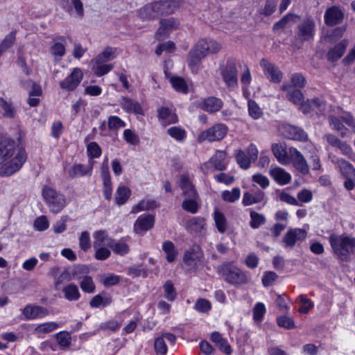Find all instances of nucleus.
<instances>
[{
    "instance_id": "nucleus-41",
    "label": "nucleus",
    "mask_w": 355,
    "mask_h": 355,
    "mask_svg": "<svg viewBox=\"0 0 355 355\" xmlns=\"http://www.w3.org/2000/svg\"><path fill=\"white\" fill-rule=\"evenodd\" d=\"M60 327V325L54 322H48L37 325L35 329V334H48Z\"/></svg>"
},
{
    "instance_id": "nucleus-34",
    "label": "nucleus",
    "mask_w": 355,
    "mask_h": 355,
    "mask_svg": "<svg viewBox=\"0 0 355 355\" xmlns=\"http://www.w3.org/2000/svg\"><path fill=\"white\" fill-rule=\"evenodd\" d=\"M0 108L3 116L6 118L13 119L16 115L17 111L12 102L2 98H0Z\"/></svg>"
},
{
    "instance_id": "nucleus-23",
    "label": "nucleus",
    "mask_w": 355,
    "mask_h": 355,
    "mask_svg": "<svg viewBox=\"0 0 355 355\" xmlns=\"http://www.w3.org/2000/svg\"><path fill=\"white\" fill-rule=\"evenodd\" d=\"M223 101L216 97L210 96L199 103V107L209 113H214L219 111L223 107Z\"/></svg>"
},
{
    "instance_id": "nucleus-29",
    "label": "nucleus",
    "mask_w": 355,
    "mask_h": 355,
    "mask_svg": "<svg viewBox=\"0 0 355 355\" xmlns=\"http://www.w3.org/2000/svg\"><path fill=\"white\" fill-rule=\"evenodd\" d=\"M156 2L145 5L139 10V15L144 19H154L157 18L159 15L158 13Z\"/></svg>"
},
{
    "instance_id": "nucleus-36",
    "label": "nucleus",
    "mask_w": 355,
    "mask_h": 355,
    "mask_svg": "<svg viewBox=\"0 0 355 355\" xmlns=\"http://www.w3.org/2000/svg\"><path fill=\"white\" fill-rule=\"evenodd\" d=\"M64 297L69 301H76L80 298L78 288L73 284H69L62 288Z\"/></svg>"
},
{
    "instance_id": "nucleus-45",
    "label": "nucleus",
    "mask_w": 355,
    "mask_h": 355,
    "mask_svg": "<svg viewBox=\"0 0 355 355\" xmlns=\"http://www.w3.org/2000/svg\"><path fill=\"white\" fill-rule=\"evenodd\" d=\"M205 225V221L203 218L193 217L188 221V228L193 232H198L201 231Z\"/></svg>"
},
{
    "instance_id": "nucleus-53",
    "label": "nucleus",
    "mask_w": 355,
    "mask_h": 355,
    "mask_svg": "<svg viewBox=\"0 0 355 355\" xmlns=\"http://www.w3.org/2000/svg\"><path fill=\"white\" fill-rule=\"evenodd\" d=\"M80 285L84 292L92 293L95 291V285L91 277H85L80 282Z\"/></svg>"
},
{
    "instance_id": "nucleus-52",
    "label": "nucleus",
    "mask_w": 355,
    "mask_h": 355,
    "mask_svg": "<svg viewBox=\"0 0 355 355\" xmlns=\"http://www.w3.org/2000/svg\"><path fill=\"white\" fill-rule=\"evenodd\" d=\"M168 134L178 141H182L186 137V132L180 127H171L167 130Z\"/></svg>"
},
{
    "instance_id": "nucleus-25",
    "label": "nucleus",
    "mask_w": 355,
    "mask_h": 355,
    "mask_svg": "<svg viewBox=\"0 0 355 355\" xmlns=\"http://www.w3.org/2000/svg\"><path fill=\"white\" fill-rule=\"evenodd\" d=\"M269 173L277 182L282 185L288 184L291 180V175L279 167H271Z\"/></svg>"
},
{
    "instance_id": "nucleus-28",
    "label": "nucleus",
    "mask_w": 355,
    "mask_h": 355,
    "mask_svg": "<svg viewBox=\"0 0 355 355\" xmlns=\"http://www.w3.org/2000/svg\"><path fill=\"white\" fill-rule=\"evenodd\" d=\"M15 141L4 135H0V155H13L15 154Z\"/></svg>"
},
{
    "instance_id": "nucleus-55",
    "label": "nucleus",
    "mask_w": 355,
    "mask_h": 355,
    "mask_svg": "<svg viewBox=\"0 0 355 355\" xmlns=\"http://www.w3.org/2000/svg\"><path fill=\"white\" fill-rule=\"evenodd\" d=\"M58 343L61 347H67L71 344V336L67 331H60L56 335Z\"/></svg>"
},
{
    "instance_id": "nucleus-11",
    "label": "nucleus",
    "mask_w": 355,
    "mask_h": 355,
    "mask_svg": "<svg viewBox=\"0 0 355 355\" xmlns=\"http://www.w3.org/2000/svg\"><path fill=\"white\" fill-rule=\"evenodd\" d=\"M315 22L311 19H306L297 26V38L301 42L309 41L313 39L314 35Z\"/></svg>"
},
{
    "instance_id": "nucleus-54",
    "label": "nucleus",
    "mask_w": 355,
    "mask_h": 355,
    "mask_svg": "<svg viewBox=\"0 0 355 355\" xmlns=\"http://www.w3.org/2000/svg\"><path fill=\"white\" fill-rule=\"evenodd\" d=\"M277 324L286 329H291L295 328V322L293 320L287 316V315H282L277 318Z\"/></svg>"
},
{
    "instance_id": "nucleus-33",
    "label": "nucleus",
    "mask_w": 355,
    "mask_h": 355,
    "mask_svg": "<svg viewBox=\"0 0 355 355\" xmlns=\"http://www.w3.org/2000/svg\"><path fill=\"white\" fill-rule=\"evenodd\" d=\"M110 248L113 250L115 254L121 256H123L128 253L129 245L126 243V240L124 238L121 239L118 241H114L112 239L110 243Z\"/></svg>"
},
{
    "instance_id": "nucleus-61",
    "label": "nucleus",
    "mask_w": 355,
    "mask_h": 355,
    "mask_svg": "<svg viewBox=\"0 0 355 355\" xmlns=\"http://www.w3.org/2000/svg\"><path fill=\"white\" fill-rule=\"evenodd\" d=\"M292 86L294 87L302 88L306 85V79L301 73H294L291 77Z\"/></svg>"
},
{
    "instance_id": "nucleus-39",
    "label": "nucleus",
    "mask_w": 355,
    "mask_h": 355,
    "mask_svg": "<svg viewBox=\"0 0 355 355\" xmlns=\"http://www.w3.org/2000/svg\"><path fill=\"white\" fill-rule=\"evenodd\" d=\"M162 249L166 254V260L168 262H173L178 254L173 243L170 241H165L162 245Z\"/></svg>"
},
{
    "instance_id": "nucleus-40",
    "label": "nucleus",
    "mask_w": 355,
    "mask_h": 355,
    "mask_svg": "<svg viewBox=\"0 0 355 355\" xmlns=\"http://www.w3.org/2000/svg\"><path fill=\"white\" fill-rule=\"evenodd\" d=\"M329 121L330 125L333 126V129L338 132L342 137H345L347 135V129L344 126L341 119L330 116Z\"/></svg>"
},
{
    "instance_id": "nucleus-62",
    "label": "nucleus",
    "mask_w": 355,
    "mask_h": 355,
    "mask_svg": "<svg viewBox=\"0 0 355 355\" xmlns=\"http://www.w3.org/2000/svg\"><path fill=\"white\" fill-rule=\"evenodd\" d=\"M79 245L81 250L84 251L87 250L90 248L89 234L87 232H82L79 238Z\"/></svg>"
},
{
    "instance_id": "nucleus-30",
    "label": "nucleus",
    "mask_w": 355,
    "mask_h": 355,
    "mask_svg": "<svg viewBox=\"0 0 355 355\" xmlns=\"http://www.w3.org/2000/svg\"><path fill=\"white\" fill-rule=\"evenodd\" d=\"M122 108L129 113L142 114V108L140 104L130 98L123 97L121 102Z\"/></svg>"
},
{
    "instance_id": "nucleus-37",
    "label": "nucleus",
    "mask_w": 355,
    "mask_h": 355,
    "mask_svg": "<svg viewBox=\"0 0 355 355\" xmlns=\"http://www.w3.org/2000/svg\"><path fill=\"white\" fill-rule=\"evenodd\" d=\"M263 198L264 193L262 191H259L254 195L246 192L243 194L242 202L243 205L249 206L261 202Z\"/></svg>"
},
{
    "instance_id": "nucleus-1",
    "label": "nucleus",
    "mask_w": 355,
    "mask_h": 355,
    "mask_svg": "<svg viewBox=\"0 0 355 355\" xmlns=\"http://www.w3.org/2000/svg\"><path fill=\"white\" fill-rule=\"evenodd\" d=\"M334 254L343 261H348L355 252V238L345 234L333 233L329 237Z\"/></svg>"
},
{
    "instance_id": "nucleus-18",
    "label": "nucleus",
    "mask_w": 355,
    "mask_h": 355,
    "mask_svg": "<svg viewBox=\"0 0 355 355\" xmlns=\"http://www.w3.org/2000/svg\"><path fill=\"white\" fill-rule=\"evenodd\" d=\"M279 163L287 164L292 163L294 167L303 174L308 173L309 166L304 157H276Z\"/></svg>"
},
{
    "instance_id": "nucleus-46",
    "label": "nucleus",
    "mask_w": 355,
    "mask_h": 355,
    "mask_svg": "<svg viewBox=\"0 0 355 355\" xmlns=\"http://www.w3.org/2000/svg\"><path fill=\"white\" fill-rule=\"evenodd\" d=\"M172 87L178 92L187 93L188 87L182 78L174 76L170 79Z\"/></svg>"
},
{
    "instance_id": "nucleus-42",
    "label": "nucleus",
    "mask_w": 355,
    "mask_h": 355,
    "mask_svg": "<svg viewBox=\"0 0 355 355\" xmlns=\"http://www.w3.org/2000/svg\"><path fill=\"white\" fill-rule=\"evenodd\" d=\"M198 198H187L182 204V207L184 210L191 214L198 212L199 205L197 202Z\"/></svg>"
},
{
    "instance_id": "nucleus-43",
    "label": "nucleus",
    "mask_w": 355,
    "mask_h": 355,
    "mask_svg": "<svg viewBox=\"0 0 355 355\" xmlns=\"http://www.w3.org/2000/svg\"><path fill=\"white\" fill-rule=\"evenodd\" d=\"M297 301L302 304L298 309V311L302 314H306L313 308V302L304 295H300Z\"/></svg>"
},
{
    "instance_id": "nucleus-38",
    "label": "nucleus",
    "mask_w": 355,
    "mask_h": 355,
    "mask_svg": "<svg viewBox=\"0 0 355 355\" xmlns=\"http://www.w3.org/2000/svg\"><path fill=\"white\" fill-rule=\"evenodd\" d=\"M130 190L125 186L119 187L115 193V202L117 205H123L130 196Z\"/></svg>"
},
{
    "instance_id": "nucleus-12",
    "label": "nucleus",
    "mask_w": 355,
    "mask_h": 355,
    "mask_svg": "<svg viewBox=\"0 0 355 355\" xmlns=\"http://www.w3.org/2000/svg\"><path fill=\"white\" fill-rule=\"evenodd\" d=\"M344 12L339 6H333L328 8L324 13V23L328 26L340 24L344 19Z\"/></svg>"
},
{
    "instance_id": "nucleus-51",
    "label": "nucleus",
    "mask_w": 355,
    "mask_h": 355,
    "mask_svg": "<svg viewBox=\"0 0 355 355\" xmlns=\"http://www.w3.org/2000/svg\"><path fill=\"white\" fill-rule=\"evenodd\" d=\"M266 309L262 302H257L253 309V319L255 321L261 322L266 313Z\"/></svg>"
},
{
    "instance_id": "nucleus-60",
    "label": "nucleus",
    "mask_w": 355,
    "mask_h": 355,
    "mask_svg": "<svg viewBox=\"0 0 355 355\" xmlns=\"http://www.w3.org/2000/svg\"><path fill=\"white\" fill-rule=\"evenodd\" d=\"M51 53L54 56L62 57L65 54V46L60 42H55L50 48Z\"/></svg>"
},
{
    "instance_id": "nucleus-5",
    "label": "nucleus",
    "mask_w": 355,
    "mask_h": 355,
    "mask_svg": "<svg viewBox=\"0 0 355 355\" xmlns=\"http://www.w3.org/2000/svg\"><path fill=\"white\" fill-rule=\"evenodd\" d=\"M26 162V157H0V176L8 177L18 171Z\"/></svg>"
},
{
    "instance_id": "nucleus-32",
    "label": "nucleus",
    "mask_w": 355,
    "mask_h": 355,
    "mask_svg": "<svg viewBox=\"0 0 355 355\" xmlns=\"http://www.w3.org/2000/svg\"><path fill=\"white\" fill-rule=\"evenodd\" d=\"M337 164L342 175L347 179H355V168L343 159H338Z\"/></svg>"
},
{
    "instance_id": "nucleus-56",
    "label": "nucleus",
    "mask_w": 355,
    "mask_h": 355,
    "mask_svg": "<svg viewBox=\"0 0 355 355\" xmlns=\"http://www.w3.org/2000/svg\"><path fill=\"white\" fill-rule=\"evenodd\" d=\"M271 149L273 155H288V148L284 142L272 144Z\"/></svg>"
},
{
    "instance_id": "nucleus-7",
    "label": "nucleus",
    "mask_w": 355,
    "mask_h": 355,
    "mask_svg": "<svg viewBox=\"0 0 355 355\" xmlns=\"http://www.w3.org/2000/svg\"><path fill=\"white\" fill-rule=\"evenodd\" d=\"M227 132V128L223 123H217L202 131L198 137L200 142L205 141H214L221 140Z\"/></svg>"
},
{
    "instance_id": "nucleus-2",
    "label": "nucleus",
    "mask_w": 355,
    "mask_h": 355,
    "mask_svg": "<svg viewBox=\"0 0 355 355\" xmlns=\"http://www.w3.org/2000/svg\"><path fill=\"white\" fill-rule=\"evenodd\" d=\"M217 272L225 282L233 286L245 284L249 281L246 273L232 263L221 264L217 268Z\"/></svg>"
},
{
    "instance_id": "nucleus-22",
    "label": "nucleus",
    "mask_w": 355,
    "mask_h": 355,
    "mask_svg": "<svg viewBox=\"0 0 355 355\" xmlns=\"http://www.w3.org/2000/svg\"><path fill=\"white\" fill-rule=\"evenodd\" d=\"M155 2L159 16L171 15L180 7L179 1L175 0H162Z\"/></svg>"
},
{
    "instance_id": "nucleus-27",
    "label": "nucleus",
    "mask_w": 355,
    "mask_h": 355,
    "mask_svg": "<svg viewBox=\"0 0 355 355\" xmlns=\"http://www.w3.org/2000/svg\"><path fill=\"white\" fill-rule=\"evenodd\" d=\"M180 187L182 190L183 194L187 198H198L197 191L194 189L187 175H182L181 176Z\"/></svg>"
},
{
    "instance_id": "nucleus-13",
    "label": "nucleus",
    "mask_w": 355,
    "mask_h": 355,
    "mask_svg": "<svg viewBox=\"0 0 355 355\" xmlns=\"http://www.w3.org/2000/svg\"><path fill=\"white\" fill-rule=\"evenodd\" d=\"M165 340H167L171 345H174L176 342V336L171 333H164L156 338L153 346L156 355H166L168 347Z\"/></svg>"
},
{
    "instance_id": "nucleus-16",
    "label": "nucleus",
    "mask_w": 355,
    "mask_h": 355,
    "mask_svg": "<svg viewBox=\"0 0 355 355\" xmlns=\"http://www.w3.org/2000/svg\"><path fill=\"white\" fill-rule=\"evenodd\" d=\"M306 234V232L304 229L294 228L289 230L283 238L285 247L293 248L297 241L304 240Z\"/></svg>"
},
{
    "instance_id": "nucleus-48",
    "label": "nucleus",
    "mask_w": 355,
    "mask_h": 355,
    "mask_svg": "<svg viewBox=\"0 0 355 355\" xmlns=\"http://www.w3.org/2000/svg\"><path fill=\"white\" fill-rule=\"evenodd\" d=\"M114 58V51L110 46H107L101 54L96 58L97 64H102L109 61Z\"/></svg>"
},
{
    "instance_id": "nucleus-10",
    "label": "nucleus",
    "mask_w": 355,
    "mask_h": 355,
    "mask_svg": "<svg viewBox=\"0 0 355 355\" xmlns=\"http://www.w3.org/2000/svg\"><path fill=\"white\" fill-rule=\"evenodd\" d=\"M279 131L284 137L289 139L306 141L308 137L303 129L288 123L282 124L279 126Z\"/></svg>"
},
{
    "instance_id": "nucleus-50",
    "label": "nucleus",
    "mask_w": 355,
    "mask_h": 355,
    "mask_svg": "<svg viewBox=\"0 0 355 355\" xmlns=\"http://www.w3.org/2000/svg\"><path fill=\"white\" fill-rule=\"evenodd\" d=\"M163 288L164 291V297L168 301H173L176 298L177 293L171 281H166L163 286Z\"/></svg>"
},
{
    "instance_id": "nucleus-21",
    "label": "nucleus",
    "mask_w": 355,
    "mask_h": 355,
    "mask_svg": "<svg viewBox=\"0 0 355 355\" xmlns=\"http://www.w3.org/2000/svg\"><path fill=\"white\" fill-rule=\"evenodd\" d=\"M154 221L153 215H141L135 222L134 230L137 234L146 232L153 227Z\"/></svg>"
},
{
    "instance_id": "nucleus-3",
    "label": "nucleus",
    "mask_w": 355,
    "mask_h": 355,
    "mask_svg": "<svg viewBox=\"0 0 355 355\" xmlns=\"http://www.w3.org/2000/svg\"><path fill=\"white\" fill-rule=\"evenodd\" d=\"M42 195L49 211L52 213L60 212L66 205L65 196L49 186L43 187Z\"/></svg>"
},
{
    "instance_id": "nucleus-17",
    "label": "nucleus",
    "mask_w": 355,
    "mask_h": 355,
    "mask_svg": "<svg viewBox=\"0 0 355 355\" xmlns=\"http://www.w3.org/2000/svg\"><path fill=\"white\" fill-rule=\"evenodd\" d=\"M22 313L26 320H35L48 315L49 311L41 306L28 304L24 308Z\"/></svg>"
},
{
    "instance_id": "nucleus-31",
    "label": "nucleus",
    "mask_w": 355,
    "mask_h": 355,
    "mask_svg": "<svg viewBox=\"0 0 355 355\" xmlns=\"http://www.w3.org/2000/svg\"><path fill=\"white\" fill-rule=\"evenodd\" d=\"M101 176L103 181V196L106 200H110L112 196V188L108 168H103Z\"/></svg>"
},
{
    "instance_id": "nucleus-63",
    "label": "nucleus",
    "mask_w": 355,
    "mask_h": 355,
    "mask_svg": "<svg viewBox=\"0 0 355 355\" xmlns=\"http://www.w3.org/2000/svg\"><path fill=\"white\" fill-rule=\"evenodd\" d=\"M252 181L258 184L261 188L266 189L269 185L268 178L260 173H256L252 176Z\"/></svg>"
},
{
    "instance_id": "nucleus-20",
    "label": "nucleus",
    "mask_w": 355,
    "mask_h": 355,
    "mask_svg": "<svg viewBox=\"0 0 355 355\" xmlns=\"http://www.w3.org/2000/svg\"><path fill=\"white\" fill-rule=\"evenodd\" d=\"M260 65L263 68L265 73L270 76V81L274 83H280L282 80L283 74L282 71L274 64L270 62L266 59H261Z\"/></svg>"
},
{
    "instance_id": "nucleus-47",
    "label": "nucleus",
    "mask_w": 355,
    "mask_h": 355,
    "mask_svg": "<svg viewBox=\"0 0 355 355\" xmlns=\"http://www.w3.org/2000/svg\"><path fill=\"white\" fill-rule=\"evenodd\" d=\"M250 215L251 218L250 225L252 229L258 228L261 225L266 222L265 216L254 211H251Z\"/></svg>"
},
{
    "instance_id": "nucleus-44",
    "label": "nucleus",
    "mask_w": 355,
    "mask_h": 355,
    "mask_svg": "<svg viewBox=\"0 0 355 355\" xmlns=\"http://www.w3.org/2000/svg\"><path fill=\"white\" fill-rule=\"evenodd\" d=\"M241 196V191L239 188H234L231 191H224L221 194L222 199L228 202H234L237 200Z\"/></svg>"
},
{
    "instance_id": "nucleus-9",
    "label": "nucleus",
    "mask_w": 355,
    "mask_h": 355,
    "mask_svg": "<svg viewBox=\"0 0 355 355\" xmlns=\"http://www.w3.org/2000/svg\"><path fill=\"white\" fill-rule=\"evenodd\" d=\"M208 52L207 41L200 40L189 53V64L195 67Z\"/></svg>"
},
{
    "instance_id": "nucleus-57",
    "label": "nucleus",
    "mask_w": 355,
    "mask_h": 355,
    "mask_svg": "<svg viewBox=\"0 0 355 355\" xmlns=\"http://www.w3.org/2000/svg\"><path fill=\"white\" fill-rule=\"evenodd\" d=\"M107 125L110 130H118L124 127L125 123L119 116H110L108 119Z\"/></svg>"
},
{
    "instance_id": "nucleus-4",
    "label": "nucleus",
    "mask_w": 355,
    "mask_h": 355,
    "mask_svg": "<svg viewBox=\"0 0 355 355\" xmlns=\"http://www.w3.org/2000/svg\"><path fill=\"white\" fill-rule=\"evenodd\" d=\"M94 237L93 246L95 250V258L101 261L107 259L111 254V252L107 248H110L112 238L109 237L104 230L96 232Z\"/></svg>"
},
{
    "instance_id": "nucleus-59",
    "label": "nucleus",
    "mask_w": 355,
    "mask_h": 355,
    "mask_svg": "<svg viewBox=\"0 0 355 355\" xmlns=\"http://www.w3.org/2000/svg\"><path fill=\"white\" fill-rule=\"evenodd\" d=\"M297 17V16H296L295 15L291 13L287 14L286 15L283 17L279 21L274 24L273 30L277 31L284 29L289 21L293 20V18Z\"/></svg>"
},
{
    "instance_id": "nucleus-26",
    "label": "nucleus",
    "mask_w": 355,
    "mask_h": 355,
    "mask_svg": "<svg viewBox=\"0 0 355 355\" xmlns=\"http://www.w3.org/2000/svg\"><path fill=\"white\" fill-rule=\"evenodd\" d=\"M347 46V41L343 40L331 49L327 55V60L331 62L339 60L344 54Z\"/></svg>"
},
{
    "instance_id": "nucleus-14",
    "label": "nucleus",
    "mask_w": 355,
    "mask_h": 355,
    "mask_svg": "<svg viewBox=\"0 0 355 355\" xmlns=\"http://www.w3.org/2000/svg\"><path fill=\"white\" fill-rule=\"evenodd\" d=\"M83 72L80 69L75 68L73 71L65 79L60 83L62 89L67 91L74 90L83 79Z\"/></svg>"
},
{
    "instance_id": "nucleus-6",
    "label": "nucleus",
    "mask_w": 355,
    "mask_h": 355,
    "mask_svg": "<svg viewBox=\"0 0 355 355\" xmlns=\"http://www.w3.org/2000/svg\"><path fill=\"white\" fill-rule=\"evenodd\" d=\"M223 80L228 87H236L238 85V71L235 60L227 59L225 66L220 69Z\"/></svg>"
},
{
    "instance_id": "nucleus-15",
    "label": "nucleus",
    "mask_w": 355,
    "mask_h": 355,
    "mask_svg": "<svg viewBox=\"0 0 355 355\" xmlns=\"http://www.w3.org/2000/svg\"><path fill=\"white\" fill-rule=\"evenodd\" d=\"M160 26L156 32V37L158 40L164 39L168 33L178 28L179 21L174 18L162 19L159 20Z\"/></svg>"
},
{
    "instance_id": "nucleus-24",
    "label": "nucleus",
    "mask_w": 355,
    "mask_h": 355,
    "mask_svg": "<svg viewBox=\"0 0 355 355\" xmlns=\"http://www.w3.org/2000/svg\"><path fill=\"white\" fill-rule=\"evenodd\" d=\"M281 89L287 92L286 98L288 101L292 102L295 105H299L304 100V94L300 89L293 88L290 84H284Z\"/></svg>"
},
{
    "instance_id": "nucleus-49",
    "label": "nucleus",
    "mask_w": 355,
    "mask_h": 355,
    "mask_svg": "<svg viewBox=\"0 0 355 355\" xmlns=\"http://www.w3.org/2000/svg\"><path fill=\"white\" fill-rule=\"evenodd\" d=\"M248 106L249 114L252 118L254 119H258L262 116L263 112L254 101L249 100Z\"/></svg>"
},
{
    "instance_id": "nucleus-58",
    "label": "nucleus",
    "mask_w": 355,
    "mask_h": 355,
    "mask_svg": "<svg viewBox=\"0 0 355 355\" xmlns=\"http://www.w3.org/2000/svg\"><path fill=\"white\" fill-rule=\"evenodd\" d=\"M49 227V220L45 216H41L34 221V227L38 231H44Z\"/></svg>"
},
{
    "instance_id": "nucleus-64",
    "label": "nucleus",
    "mask_w": 355,
    "mask_h": 355,
    "mask_svg": "<svg viewBox=\"0 0 355 355\" xmlns=\"http://www.w3.org/2000/svg\"><path fill=\"white\" fill-rule=\"evenodd\" d=\"M195 308L200 312L205 313L211 309V303L207 300L200 299L196 302Z\"/></svg>"
},
{
    "instance_id": "nucleus-19",
    "label": "nucleus",
    "mask_w": 355,
    "mask_h": 355,
    "mask_svg": "<svg viewBox=\"0 0 355 355\" xmlns=\"http://www.w3.org/2000/svg\"><path fill=\"white\" fill-rule=\"evenodd\" d=\"M64 169L69 177L76 178L90 175L92 170V165L89 163L87 165L76 164L73 166L64 165Z\"/></svg>"
},
{
    "instance_id": "nucleus-8",
    "label": "nucleus",
    "mask_w": 355,
    "mask_h": 355,
    "mask_svg": "<svg viewBox=\"0 0 355 355\" xmlns=\"http://www.w3.org/2000/svg\"><path fill=\"white\" fill-rule=\"evenodd\" d=\"M183 261L189 269H196L202 263L203 253L198 245H193L184 252Z\"/></svg>"
},
{
    "instance_id": "nucleus-35",
    "label": "nucleus",
    "mask_w": 355,
    "mask_h": 355,
    "mask_svg": "<svg viewBox=\"0 0 355 355\" xmlns=\"http://www.w3.org/2000/svg\"><path fill=\"white\" fill-rule=\"evenodd\" d=\"M214 219L216 227L220 233H224L227 230V223L223 213L216 209L214 211Z\"/></svg>"
}]
</instances>
